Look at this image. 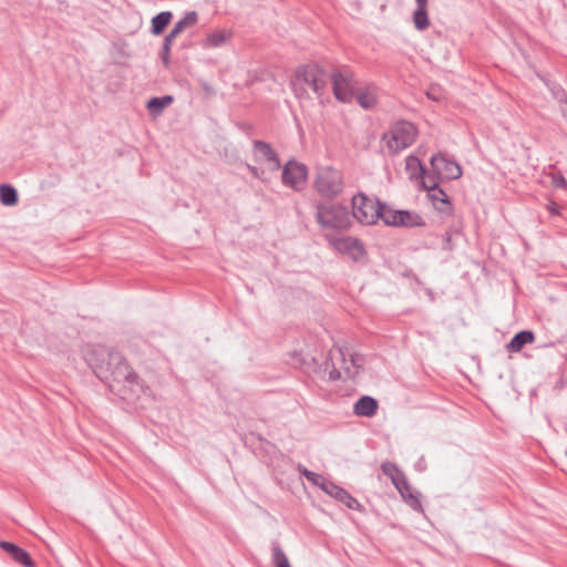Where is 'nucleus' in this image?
Masks as SVG:
<instances>
[{
  "mask_svg": "<svg viewBox=\"0 0 567 567\" xmlns=\"http://www.w3.org/2000/svg\"><path fill=\"white\" fill-rule=\"evenodd\" d=\"M286 567H290V565H289V563H288V560H287V559H286Z\"/></svg>",
  "mask_w": 567,
  "mask_h": 567,
  "instance_id": "nucleus-41",
  "label": "nucleus"
},
{
  "mask_svg": "<svg viewBox=\"0 0 567 567\" xmlns=\"http://www.w3.org/2000/svg\"><path fill=\"white\" fill-rule=\"evenodd\" d=\"M173 96L171 95H164V96H161V97H152L146 106L148 109V111L153 114H161L162 111L167 107L168 105H171L173 103Z\"/></svg>",
  "mask_w": 567,
  "mask_h": 567,
  "instance_id": "nucleus-26",
  "label": "nucleus"
},
{
  "mask_svg": "<svg viewBox=\"0 0 567 567\" xmlns=\"http://www.w3.org/2000/svg\"><path fill=\"white\" fill-rule=\"evenodd\" d=\"M413 22L415 29L419 31L427 29L430 25L427 9H416L413 13Z\"/></svg>",
  "mask_w": 567,
  "mask_h": 567,
  "instance_id": "nucleus-28",
  "label": "nucleus"
},
{
  "mask_svg": "<svg viewBox=\"0 0 567 567\" xmlns=\"http://www.w3.org/2000/svg\"><path fill=\"white\" fill-rule=\"evenodd\" d=\"M274 550V563L276 567H284V553L281 550L279 542L272 544Z\"/></svg>",
  "mask_w": 567,
  "mask_h": 567,
  "instance_id": "nucleus-32",
  "label": "nucleus"
},
{
  "mask_svg": "<svg viewBox=\"0 0 567 567\" xmlns=\"http://www.w3.org/2000/svg\"><path fill=\"white\" fill-rule=\"evenodd\" d=\"M388 204L379 200L377 197H370L359 192L351 199L353 218L365 226L377 225L379 220L384 223Z\"/></svg>",
  "mask_w": 567,
  "mask_h": 567,
  "instance_id": "nucleus-2",
  "label": "nucleus"
},
{
  "mask_svg": "<svg viewBox=\"0 0 567 567\" xmlns=\"http://www.w3.org/2000/svg\"><path fill=\"white\" fill-rule=\"evenodd\" d=\"M417 133L413 123L401 120L389 126L381 136V143L388 154L395 155L410 147L415 142Z\"/></svg>",
  "mask_w": 567,
  "mask_h": 567,
  "instance_id": "nucleus-3",
  "label": "nucleus"
},
{
  "mask_svg": "<svg viewBox=\"0 0 567 567\" xmlns=\"http://www.w3.org/2000/svg\"><path fill=\"white\" fill-rule=\"evenodd\" d=\"M323 491L331 497L343 503L350 509L358 511L361 508L360 503L348 491L336 485L332 482L326 483Z\"/></svg>",
  "mask_w": 567,
  "mask_h": 567,
  "instance_id": "nucleus-15",
  "label": "nucleus"
},
{
  "mask_svg": "<svg viewBox=\"0 0 567 567\" xmlns=\"http://www.w3.org/2000/svg\"><path fill=\"white\" fill-rule=\"evenodd\" d=\"M565 102H566V104H567V99H566V101H565Z\"/></svg>",
  "mask_w": 567,
  "mask_h": 567,
  "instance_id": "nucleus-42",
  "label": "nucleus"
},
{
  "mask_svg": "<svg viewBox=\"0 0 567 567\" xmlns=\"http://www.w3.org/2000/svg\"><path fill=\"white\" fill-rule=\"evenodd\" d=\"M416 9H427V0H415Z\"/></svg>",
  "mask_w": 567,
  "mask_h": 567,
  "instance_id": "nucleus-39",
  "label": "nucleus"
},
{
  "mask_svg": "<svg viewBox=\"0 0 567 567\" xmlns=\"http://www.w3.org/2000/svg\"><path fill=\"white\" fill-rule=\"evenodd\" d=\"M329 82V74L318 64H306L296 71L291 80V87L298 92L308 93L312 91L317 95L324 93Z\"/></svg>",
  "mask_w": 567,
  "mask_h": 567,
  "instance_id": "nucleus-5",
  "label": "nucleus"
},
{
  "mask_svg": "<svg viewBox=\"0 0 567 567\" xmlns=\"http://www.w3.org/2000/svg\"><path fill=\"white\" fill-rule=\"evenodd\" d=\"M330 244L341 254L349 255L353 260L358 261L365 255L362 241L350 236L331 238Z\"/></svg>",
  "mask_w": 567,
  "mask_h": 567,
  "instance_id": "nucleus-13",
  "label": "nucleus"
},
{
  "mask_svg": "<svg viewBox=\"0 0 567 567\" xmlns=\"http://www.w3.org/2000/svg\"><path fill=\"white\" fill-rule=\"evenodd\" d=\"M254 158L270 172H277L281 166L278 154L270 144L262 141H254Z\"/></svg>",
  "mask_w": 567,
  "mask_h": 567,
  "instance_id": "nucleus-10",
  "label": "nucleus"
},
{
  "mask_svg": "<svg viewBox=\"0 0 567 567\" xmlns=\"http://www.w3.org/2000/svg\"><path fill=\"white\" fill-rule=\"evenodd\" d=\"M161 59H162L163 64L165 66H168L171 63V50L162 48Z\"/></svg>",
  "mask_w": 567,
  "mask_h": 567,
  "instance_id": "nucleus-37",
  "label": "nucleus"
},
{
  "mask_svg": "<svg viewBox=\"0 0 567 567\" xmlns=\"http://www.w3.org/2000/svg\"><path fill=\"white\" fill-rule=\"evenodd\" d=\"M398 492L400 493L403 501L415 512L424 513L422 503H421V494L419 492L413 491L406 477L399 481L398 485H394Z\"/></svg>",
  "mask_w": 567,
  "mask_h": 567,
  "instance_id": "nucleus-14",
  "label": "nucleus"
},
{
  "mask_svg": "<svg viewBox=\"0 0 567 567\" xmlns=\"http://www.w3.org/2000/svg\"><path fill=\"white\" fill-rule=\"evenodd\" d=\"M316 219L326 229L346 230L351 226L348 208L339 204L318 205Z\"/></svg>",
  "mask_w": 567,
  "mask_h": 567,
  "instance_id": "nucleus-6",
  "label": "nucleus"
},
{
  "mask_svg": "<svg viewBox=\"0 0 567 567\" xmlns=\"http://www.w3.org/2000/svg\"><path fill=\"white\" fill-rule=\"evenodd\" d=\"M422 184H423L424 188H426L429 192H436V189L440 188L437 186V184H439L437 178L432 174H425L423 176Z\"/></svg>",
  "mask_w": 567,
  "mask_h": 567,
  "instance_id": "nucleus-31",
  "label": "nucleus"
},
{
  "mask_svg": "<svg viewBox=\"0 0 567 567\" xmlns=\"http://www.w3.org/2000/svg\"><path fill=\"white\" fill-rule=\"evenodd\" d=\"M553 185L556 188H567V181L561 174L553 176Z\"/></svg>",
  "mask_w": 567,
  "mask_h": 567,
  "instance_id": "nucleus-34",
  "label": "nucleus"
},
{
  "mask_svg": "<svg viewBox=\"0 0 567 567\" xmlns=\"http://www.w3.org/2000/svg\"><path fill=\"white\" fill-rule=\"evenodd\" d=\"M233 37L231 30H215L206 35L203 40L204 48H219L225 45Z\"/></svg>",
  "mask_w": 567,
  "mask_h": 567,
  "instance_id": "nucleus-21",
  "label": "nucleus"
},
{
  "mask_svg": "<svg viewBox=\"0 0 567 567\" xmlns=\"http://www.w3.org/2000/svg\"><path fill=\"white\" fill-rule=\"evenodd\" d=\"M378 401L369 395L361 396L353 405V413L358 416L372 417L377 414Z\"/></svg>",
  "mask_w": 567,
  "mask_h": 567,
  "instance_id": "nucleus-19",
  "label": "nucleus"
},
{
  "mask_svg": "<svg viewBox=\"0 0 567 567\" xmlns=\"http://www.w3.org/2000/svg\"><path fill=\"white\" fill-rule=\"evenodd\" d=\"M431 166L435 175L441 179L451 181L462 176L461 166L455 161L447 159L441 154L431 157Z\"/></svg>",
  "mask_w": 567,
  "mask_h": 567,
  "instance_id": "nucleus-11",
  "label": "nucleus"
},
{
  "mask_svg": "<svg viewBox=\"0 0 567 567\" xmlns=\"http://www.w3.org/2000/svg\"><path fill=\"white\" fill-rule=\"evenodd\" d=\"M430 197L432 199L434 208L446 216H451L453 214L452 203L446 195V193L442 188H437L436 192H430Z\"/></svg>",
  "mask_w": 567,
  "mask_h": 567,
  "instance_id": "nucleus-20",
  "label": "nucleus"
},
{
  "mask_svg": "<svg viewBox=\"0 0 567 567\" xmlns=\"http://www.w3.org/2000/svg\"><path fill=\"white\" fill-rule=\"evenodd\" d=\"M427 97L433 101H441L444 97L443 91L439 86H431L426 93Z\"/></svg>",
  "mask_w": 567,
  "mask_h": 567,
  "instance_id": "nucleus-33",
  "label": "nucleus"
},
{
  "mask_svg": "<svg viewBox=\"0 0 567 567\" xmlns=\"http://www.w3.org/2000/svg\"><path fill=\"white\" fill-rule=\"evenodd\" d=\"M405 166L406 171L410 172L411 177L414 176L416 173L425 174V171L421 164V161L415 156H408L405 159Z\"/></svg>",
  "mask_w": 567,
  "mask_h": 567,
  "instance_id": "nucleus-29",
  "label": "nucleus"
},
{
  "mask_svg": "<svg viewBox=\"0 0 567 567\" xmlns=\"http://www.w3.org/2000/svg\"><path fill=\"white\" fill-rule=\"evenodd\" d=\"M177 37L175 34H173L171 31L165 37L164 41H163V49H168L171 50L172 48V43L173 41L176 39Z\"/></svg>",
  "mask_w": 567,
  "mask_h": 567,
  "instance_id": "nucleus-36",
  "label": "nucleus"
},
{
  "mask_svg": "<svg viewBox=\"0 0 567 567\" xmlns=\"http://www.w3.org/2000/svg\"><path fill=\"white\" fill-rule=\"evenodd\" d=\"M247 168L249 172L254 175L256 178H262L265 171L260 167L252 166L250 164H247Z\"/></svg>",
  "mask_w": 567,
  "mask_h": 567,
  "instance_id": "nucleus-35",
  "label": "nucleus"
},
{
  "mask_svg": "<svg viewBox=\"0 0 567 567\" xmlns=\"http://www.w3.org/2000/svg\"><path fill=\"white\" fill-rule=\"evenodd\" d=\"M0 202L4 206H14L19 202L17 189L9 184L0 185Z\"/></svg>",
  "mask_w": 567,
  "mask_h": 567,
  "instance_id": "nucleus-24",
  "label": "nucleus"
},
{
  "mask_svg": "<svg viewBox=\"0 0 567 567\" xmlns=\"http://www.w3.org/2000/svg\"><path fill=\"white\" fill-rule=\"evenodd\" d=\"M535 341V334L530 330H523L517 332L512 340L506 344L508 352H519L526 344Z\"/></svg>",
  "mask_w": 567,
  "mask_h": 567,
  "instance_id": "nucleus-22",
  "label": "nucleus"
},
{
  "mask_svg": "<svg viewBox=\"0 0 567 567\" xmlns=\"http://www.w3.org/2000/svg\"><path fill=\"white\" fill-rule=\"evenodd\" d=\"M0 547L7 551L17 564L23 567H35L30 554L18 545L1 540Z\"/></svg>",
  "mask_w": 567,
  "mask_h": 567,
  "instance_id": "nucleus-17",
  "label": "nucleus"
},
{
  "mask_svg": "<svg viewBox=\"0 0 567 567\" xmlns=\"http://www.w3.org/2000/svg\"><path fill=\"white\" fill-rule=\"evenodd\" d=\"M354 97L361 107L370 110L378 103V87L373 83H368L354 91Z\"/></svg>",
  "mask_w": 567,
  "mask_h": 567,
  "instance_id": "nucleus-16",
  "label": "nucleus"
},
{
  "mask_svg": "<svg viewBox=\"0 0 567 567\" xmlns=\"http://www.w3.org/2000/svg\"><path fill=\"white\" fill-rule=\"evenodd\" d=\"M172 12L162 11L152 19V33L155 35L161 34L172 20Z\"/></svg>",
  "mask_w": 567,
  "mask_h": 567,
  "instance_id": "nucleus-25",
  "label": "nucleus"
},
{
  "mask_svg": "<svg viewBox=\"0 0 567 567\" xmlns=\"http://www.w3.org/2000/svg\"><path fill=\"white\" fill-rule=\"evenodd\" d=\"M295 369H300L303 372L313 371L317 367L316 359L303 350H293L289 352V362Z\"/></svg>",
  "mask_w": 567,
  "mask_h": 567,
  "instance_id": "nucleus-18",
  "label": "nucleus"
},
{
  "mask_svg": "<svg viewBox=\"0 0 567 567\" xmlns=\"http://www.w3.org/2000/svg\"><path fill=\"white\" fill-rule=\"evenodd\" d=\"M315 185L321 196L334 198L343 190V174L332 166H326L318 172Z\"/></svg>",
  "mask_w": 567,
  "mask_h": 567,
  "instance_id": "nucleus-7",
  "label": "nucleus"
},
{
  "mask_svg": "<svg viewBox=\"0 0 567 567\" xmlns=\"http://www.w3.org/2000/svg\"><path fill=\"white\" fill-rule=\"evenodd\" d=\"M198 22V13L196 11H188L185 16L178 20L171 32L178 37L184 30L193 28Z\"/></svg>",
  "mask_w": 567,
  "mask_h": 567,
  "instance_id": "nucleus-23",
  "label": "nucleus"
},
{
  "mask_svg": "<svg viewBox=\"0 0 567 567\" xmlns=\"http://www.w3.org/2000/svg\"><path fill=\"white\" fill-rule=\"evenodd\" d=\"M451 239H452L451 234H450V233H445V235H444V240H445V243H446L447 245H450Z\"/></svg>",
  "mask_w": 567,
  "mask_h": 567,
  "instance_id": "nucleus-40",
  "label": "nucleus"
},
{
  "mask_svg": "<svg viewBox=\"0 0 567 567\" xmlns=\"http://www.w3.org/2000/svg\"><path fill=\"white\" fill-rule=\"evenodd\" d=\"M382 472L391 480L393 485H398L399 481L403 480L405 474L393 463L384 462L381 465Z\"/></svg>",
  "mask_w": 567,
  "mask_h": 567,
  "instance_id": "nucleus-27",
  "label": "nucleus"
},
{
  "mask_svg": "<svg viewBox=\"0 0 567 567\" xmlns=\"http://www.w3.org/2000/svg\"><path fill=\"white\" fill-rule=\"evenodd\" d=\"M566 456H567V451H566Z\"/></svg>",
  "mask_w": 567,
  "mask_h": 567,
  "instance_id": "nucleus-43",
  "label": "nucleus"
},
{
  "mask_svg": "<svg viewBox=\"0 0 567 567\" xmlns=\"http://www.w3.org/2000/svg\"><path fill=\"white\" fill-rule=\"evenodd\" d=\"M308 181V169L305 164L290 159L286 162V186L295 190H301L306 187Z\"/></svg>",
  "mask_w": 567,
  "mask_h": 567,
  "instance_id": "nucleus-12",
  "label": "nucleus"
},
{
  "mask_svg": "<svg viewBox=\"0 0 567 567\" xmlns=\"http://www.w3.org/2000/svg\"><path fill=\"white\" fill-rule=\"evenodd\" d=\"M302 474L306 476V478L309 482H311L312 484H315L317 486H320L322 491L324 489V484L330 482L327 478H324L322 475L317 474L311 471H308L306 468L302 471Z\"/></svg>",
  "mask_w": 567,
  "mask_h": 567,
  "instance_id": "nucleus-30",
  "label": "nucleus"
},
{
  "mask_svg": "<svg viewBox=\"0 0 567 567\" xmlns=\"http://www.w3.org/2000/svg\"><path fill=\"white\" fill-rule=\"evenodd\" d=\"M547 210L549 212V214L551 216H556V215H559L560 214V206L558 204H556L555 202H550L548 205H547Z\"/></svg>",
  "mask_w": 567,
  "mask_h": 567,
  "instance_id": "nucleus-38",
  "label": "nucleus"
},
{
  "mask_svg": "<svg viewBox=\"0 0 567 567\" xmlns=\"http://www.w3.org/2000/svg\"><path fill=\"white\" fill-rule=\"evenodd\" d=\"M384 225L391 227H423L425 226L424 218L413 210L394 209L388 206L385 210Z\"/></svg>",
  "mask_w": 567,
  "mask_h": 567,
  "instance_id": "nucleus-9",
  "label": "nucleus"
},
{
  "mask_svg": "<svg viewBox=\"0 0 567 567\" xmlns=\"http://www.w3.org/2000/svg\"><path fill=\"white\" fill-rule=\"evenodd\" d=\"M332 369L329 372L330 380L342 378L354 379L363 368L364 358L352 353L348 349L337 348L329 352Z\"/></svg>",
  "mask_w": 567,
  "mask_h": 567,
  "instance_id": "nucleus-4",
  "label": "nucleus"
},
{
  "mask_svg": "<svg viewBox=\"0 0 567 567\" xmlns=\"http://www.w3.org/2000/svg\"><path fill=\"white\" fill-rule=\"evenodd\" d=\"M353 72L349 68H342L329 75L336 99L342 103H349L354 97Z\"/></svg>",
  "mask_w": 567,
  "mask_h": 567,
  "instance_id": "nucleus-8",
  "label": "nucleus"
},
{
  "mask_svg": "<svg viewBox=\"0 0 567 567\" xmlns=\"http://www.w3.org/2000/svg\"><path fill=\"white\" fill-rule=\"evenodd\" d=\"M84 358L95 375L121 400L136 404L143 396L151 394L150 386L121 352L97 344L87 349Z\"/></svg>",
  "mask_w": 567,
  "mask_h": 567,
  "instance_id": "nucleus-1",
  "label": "nucleus"
}]
</instances>
